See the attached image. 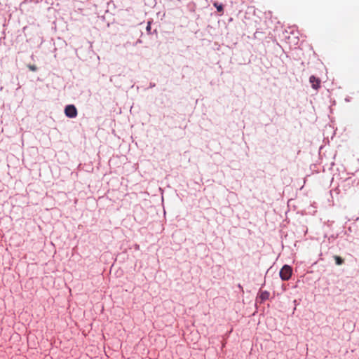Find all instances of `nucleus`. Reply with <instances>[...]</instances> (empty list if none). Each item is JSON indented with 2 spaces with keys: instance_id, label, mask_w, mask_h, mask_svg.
Instances as JSON below:
<instances>
[{
  "instance_id": "f257e3e1",
  "label": "nucleus",
  "mask_w": 359,
  "mask_h": 359,
  "mask_svg": "<svg viewBox=\"0 0 359 359\" xmlns=\"http://www.w3.org/2000/svg\"><path fill=\"white\" fill-rule=\"evenodd\" d=\"M292 269L290 266L285 264L280 269L279 275L283 280H288L292 276Z\"/></svg>"
},
{
  "instance_id": "0eeeda50",
  "label": "nucleus",
  "mask_w": 359,
  "mask_h": 359,
  "mask_svg": "<svg viewBox=\"0 0 359 359\" xmlns=\"http://www.w3.org/2000/svg\"><path fill=\"white\" fill-rule=\"evenodd\" d=\"M214 6L216 7L217 11L221 12L223 11V5L222 4L215 3Z\"/></svg>"
},
{
  "instance_id": "1a4fd4ad",
  "label": "nucleus",
  "mask_w": 359,
  "mask_h": 359,
  "mask_svg": "<svg viewBox=\"0 0 359 359\" xmlns=\"http://www.w3.org/2000/svg\"><path fill=\"white\" fill-rule=\"evenodd\" d=\"M139 43H142V40L141 39H137L135 43V46L139 44Z\"/></svg>"
},
{
  "instance_id": "6e6552de",
  "label": "nucleus",
  "mask_w": 359,
  "mask_h": 359,
  "mask_svg": "<svg viewBox=\"0 0 359 359\" xmlns=\"http://www.w3.org/2000/svg\"><path fill=\"white\" fill-rule=\"evenodd\" d=\"M28 67L32 72H35L37 69V68H36V67L35 65H30L28 66Z\"/></svg>"
},
{
  "instance_id": "7ed1b4c3",
  "label": "nucleus",
  "mask_w": 359,
  "mask_h": 359,
  "mask_svg": "<svg viewBox=\"0 0 359 359\" xmlns=\"http://www.w3.org/2000/svg\"><path fill=\"white\" fill-rule=\"evenodd\" d=\"M309 82L311 84V87L315 90H318L320 87V79L313 75L310 76Z\"/></svg>"
},
{
  "instance_id": "f03ea898",
  "label": "nucleus",
  "mask_w": 359,
  "mask_h": 359,
  "mask_svg": "<svg viewBox=\"0 0 359 359\" xmlns=\"http://www.w3.org/2000/svg\"><path fill=\"white\" fill-rule=\"evenodd\" d=\"M65 114L67 117L72 118L76 117L78 112L74 104H69L65 107Z\"/></svg>"
},
{
  "instance_id": "423d86ee",
  "label": "nucleus",
  "mask_w": 359,
  "mask_h": 359,
  "mask_svg": "<svg viewBox=\"0 0 359 359\" xmlns=\"http://www.w3.org/2000/svg\"><path fill=\"white\" fill-rule=\"evenodd\" d=\"M151 22L150 21L147 22V27H146V31H147L148 34H152L151 32Z\"/></svg>"
},
{
  "instance_id": "39448f33",
  "label": "nucleus",
  "mask_w": 359,
  "mask_h": 359,
  "mask_svg": "<svg viewBox=\"0 0 359 359\" xmlns=\"http://www.w3.org/2000/svg\"><path fill=\"white\" fill-rule=\"evenodd\" d=\"M334 260L337 265H341L344 263V259L339 256H334Z\"/></svg>"
},
{
  "instance_id": "20e7f679",
  "label": "nucleus",
  "mask_w": 359,
  "mask_h": 359,
  "mask_svg": "<svg viewBox=\"0 0 359 359\" xmlns=\"http://www.w3.org/2000/svg\"><path fill=\"white\" fill-rule=\"evenodd\" d=\"M270 293L266 291H262L259 293V298L260 299V303H262L263 302L267 300L269 298Z\"/></svg>"
},
{
  "instance_id": "9d476101",
  "label": "nucleus",
  "mask_w": 359,
  "mask_h": 359,
  "mask_svg": "<svg viewBox=\"0 0 359 359\" xmlns=\"http://www.w3.org/2000/svg\"><path fill=\"white\" fill-rule=\"evenodd\" d=\"M155 86H156L155 83H152V82H151V83H149V88H154V87H155Z\"/></svg>"
}]
</instances>
